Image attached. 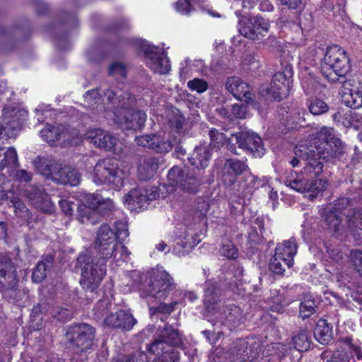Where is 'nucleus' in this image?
<instances>
[{"instance_id": "obj_26", "label": "nucleus", "mask_w": 362, "mask_h": 362, "mask_svg": "<svg viewBox=\"0 0 362 362\" xmlns=\"http://www.w3.org/2000/svg\"><path fill=\"white\" fill-rule=\"evenodd\" d=\"M297 253V242L295 238H291L276 245L274 255L281 259L283 262L288 267L293 264V257Z\"/></svg>"}, {"instance_id": "obj_32", "label": "nucleus", "mask_w": 362, "mask_h": 362, "mask_svg": "<svg viewBox=\"0 0 362 362\" xmlns=\"http://www.w3.org/2000/svg\"><path fill=\"white\" fill-rule=\"evenodd\" d=\"M250 40L264 37L268 33L270 27L269 21L261 16L250 18Z\"/></svg>"}, {"instance_id": "obj_34", "label": "nucleus", "mask_w": 362, "mask_h": 362, "mask_svg": "<svg viewBox=\"0 0 362 362\" xmlns=\"http://www.w3.org/2000/svg\"><path fill=\"white\" fill-rule=\"evenodd\" d=\"M318 306L317 302L310 295H305L299 306V315L305 320L317 313Z\"/></svg>"}, {"instance_id": "obj_45", "label": "nucleus", "mask_w": 362, "mask_h": 362, "mask_svg": "<svg viewBox=\"0 0 362 362\" xmlns=\"http://www.w3.org/2000/svg\"><path fill=\"white\" fill-rule=\"evenodd\" d=\"M119 90L115 88L114 87H110L103 90L102 96L104 99L103 108V109H111L115 108L117 100V95H119Z\"/></svg>"}, {"instance_id": "obj_11", "label": "nucleus", "mask_w": 362, "mask_h": 362, "mask_svg": "<svg viewBox=\"0 0 362 362\" xmlns=\"http://www.w3.org/2000/svg\"><path fill=\"white\" fill-rule=\"evenodd\" d=\"M165 183L158 186H152L150 189L146 187H136L131 189L126 197V203L131 206L134 210L144 209L149 204L150 201L166 197Z\"/></svg>"}, {"instance_id": "obj_35", "label": "nucleus", "mask_w": 362, "mask_h": 362, "mask_svg": "<svg viewBox=\"0 0 362 362\" xmlns=\"http://www.w3.org/2000/svg\"><path fill=\"white\" fill-rule=\"evenodd\" d=\"M185 123V117L177 108H173L168 115V124L175 132L170 134H181L183 124Z\"/></svg>"}, {"instance_id": "obj_12", "label": "nucleus", "mask_w": 362, "mask_h": 362, "mask_svg": "<svg viewBox=\"0 0 362 362\" xmlns=\"http://www.w3.org/2000/svg\"><path fill=\"white\" fill-rule=\"evenodd\" d=\"M60 19V21L54 22L45 29L53 36L57 48L59 50H66L70 47L66 28H76L78 21L75 14L69 13H62Z\"/></svg>"}, {"instance_id": "obj_55", "label": "nucleus", "mask_w": 362, "mask_h": 362, "mask_svg": "<svg viewBox=\"0 0 362 362\" xmlns=\"http://www.w3.org/2000/svg\"><path fill=\"white\" fill-rule=\"evenodd\" d=\"M221 253L229 259H235L238 257V250L235 244L226 240L222 243V247L220 250Z\"/></svg>"}, {"instance_id": "obj_58", "label": "nucleus", "mask_w": 362, "mask_h": 362, "mask_svg": "<svg viewBox=\"0 0 362 362\" xmlns=\"http://www.w3.org/2000/svg\"><path fill=\"white\" fill-rule=\"evenodd\" d=\"M232 136L235 141L239 150L249 151V133L247 132H240L233 134Z\"/></svg>"}, {"instance_id": "obj_15", "label": "nucleus", "mask_w": 362, "mask_h": 362, "mask_svg": "<svg viewBox=\"0 0 362 362\" xmlns=\"http://www.w3.org/2000/svg\"><path fill=\"white\" fill-rule=\"evenodd\" d=\"M140 47L147 62L148 66L156 73L165 74L170 70V61L167 52L158 47L151 45L147 40H139Z\"/></svg>"}, {"instance_id": "obj_37", "label": "nucleus", "mask_w": 362, "mask_h": 362, "mask_svg": "<svg viewBox=\"0 0 362 362\" xmlns=\"http://www.w3.org/2000/svg\"><path fill=\"white\" fill-rule=\"evenodd\" d=\"M292 344L298 351H306L310 347L311 335L307 330L301 329L292 337Z\"/></svg>"}, {"instance_id": "obj_41", "label": "nucleus", "mask_w": 362, "mask_h": 362, "mask_svg": "<svg viewBox=\"0 0 362 362\" xmlns=\"http://www.w3.org/2000/svg\"><path fill=\"white\" fill-rule=\"evenodd\" d=\"M84 105L90 109L103 107L104 99L98 89L88 90L83 95Z\"/></svg>"}, {"instance_id": "obj_47", "label": "nucleus", "mask_w": 362, "mask_h": 362, "mask_svg": "<svg viewBox=\"0 0 362 362\" xmlns=\"http://www.w3.org/2000/svg\"><path fill=\"white\" fill-rule=\"evenodd\" d=\"M246 168L247 165L245 163L240 160L228 159L225 163L224 169L228 175L232 177H236L241 175Z\"/></svg>"}, {"instance_id": "obj_36", "label": "nucleus", "mask_w": 362, "mask_h": 362, "mask_svg": "<svg viewBox=\"0 0 362 362\" xmlns=\"http://www.w3.org/2000/svg\"><path fill=\"white\" fill-rule=\"evenodd\" d=\"M332 117L334 122L349 128L355 121L356 114L351 110H345L342 107H339L332 114Z\"/></svg>"}, {"instance_id": "obj_42", "label": "nucleus", "mask_w": 362, "mask_h": 362, "mask_svg": "<svg viewBox=\"0 0 362 362\" xmlns=\"http://www.w3.org/2000/svg\"><path fill=\"white\" fill-rule=\"evenodd\" d=\"M277 113L281 123L288 129L296 127L297 122L293 118V113L289 111L288 105L284 103L281 104L277 110Z\"/></svg>"}, {"instance_id": "obj_4", "label": "nucleus", "mask_w": 362, "mask_h": 362, "mask_svg": "<svg viewBox=\"0 0 362 362\" xmlns=\"http://www.w3.org/2000/svg\"><path fill=\"white\" fill-rule=\"evenodd\" d=\"M32 163L40 175L57 185L76 187L81 182V173L74 168L40 156L35 158Z\"/></svg>"}, {"instance_id": "obj_1", "label": "nucleus", "mask_w": 362, "mask_h": 362, "mask_svg": "<svg viewBox=\"0 0 362 362\" xmlns=\"http://www.w3.org/2000/svg\"><path fill=\"white\" fill-rule=\"evenodd\" d=\"M128 236L129 230L125 222H115V230L103 223L99 227L94 240L93 249L97 255L93 256L86 250L77 257L76 267L81 270L80 284L87 300H93L97 298L99 286L106 275L107 259L116 258L117 243L121 244Z\"/></svg>"}, {"instance_id": "obj_60", "label": "nucleus", "mask_w": 362, "mask_h": 362, "mask_svg": "<svg viewBox=\"0 0 362 362\" xmlns=\"http://www.w3.org/2000/svg\"><path fill=\"white\" fill-rule=\"evenodd\" d=\"M33 205L36 209L47 214H52L54 211V206L47 194L37 202H34Z\"/></svg>"}, {"instance_id": "obj_19", "label": "nucleus", "mask_w": 362, "mask_h": 362, "mask_svg": "<svg viewBox=\"0 0 362 362\" xmlns=\"http://www.w3.org/2000/svg\"><path fill=\"white\" fill-rule=\"evenodd\" d=\"M221 290L213 282L206 281L203 299L202 315L205 317L214 316L219 313L222 306L220 298Z\"/></svg>"}, {"instance_id": "obj_64", "label": "nucleus", "mask_w": 362, "mask_h": 362, "mask_svg": "<svg viewBox=\"0 0 362 362\" xmlns=\"http://www.w3.org/2000/svg\"><path fill=\"white\" fill-rule=\"evenodd\" d=\"M11 206L14 207L15 212L18 216L24 218H30V214L29 209L18 197Z\"/></svg>"}, {"instance_id": "obj_48", "label": "nucleus", "mask_w": 362, "mask_h": 362, "mask_svg": "<svg viewBox=\"0 0 362 362\" xmlns=\"http://www.w3.org/2000/svg\"><path fill=\"white\" fill-rule=\"evenodd\" d=\"M356 206L353 201L350 198L341 197L335 200L334 206L331 210L336 211L340 215L345 217L351 209H354Z\"/></svg>"}, {"instance_id": "obj_51", "label": "nucleus", "mask_w": 362, "mask_h": 362, "mask_svg": "<svg viewBox=\"0 0 362 362\" xmlns=\"http://www.w3.org/2000/svg\"><path fill=\"white\" fill-rule=\"evenodd\" d=\"M172 139H174L171 147V151L174 149L173 157L179 159L182 158L187 154V149L184 146L183 136L182 134H173Z\"/></svg>"}, {"instance_id": "obj_21", "label": "nucleus", "mask_w": 362, "mask_h": 362, "mask_svg": "<svg viewBox=\"0 0 362 362\" xmlns=\"http://www.w3.org/2000/svg\"><path fill=\"white\" fill-rule=\"evenodd\" d=\"M103 322L107 327L124 332L132 330L137 322L129 311L124 310L110 313L104 318Z\"/></svg>"}, {"instance_id": "obj_16", "label": "nucleus", "mask_w": 362, "mask_h": 362, "mask_svg": "<svg viewBox=\"0 0 362 362\" xmlns=\"http://www.w3.org/2000/svg\"><path fill=\"white\" fill-rule=\"evenodd\" d=\"M114 208V203L110 199L103 198L95 209L81 205L78 206L77 220L83 224L95 225L102 221L103 218L109 216Z\"/></svg>"}, {"instance_id": "obj_10", "label": "nucleus", "mask_w": 362, "mask_h": 362, "mask_svg": "<svg viewBox=\"0 0 362 362\" xmlns=\"http://www.w3.org/2000/svg\"><path fill=\"white\" fill-rule=\"evenodd\" d=\"M66 337L69 347L76 352H83L92 348L95 337V329L87 323L71 326Z\"/></svg>"}, {"instance_id": "obj_5", "label": "nucleus", "mask_w": 362, "mask_h": 362, "mask_svg": "<svg viewBox=\"0 0 362 362\" xmlns=\"http://www.w3.org/2000/svg\"><path fill=\"white\" fill-rule=\"evenodd\" d=\"M281 70L274 74L270 86L263 84L259 88V95L267 101L280 102L290 94L293 82V66L288 63H281Z\"/></svg>"}, {"instance_id": "obj_18", "label": "nucleus", "mask_w": 362, "mask_h": 362, "mask_svg": "<svg viewBox=\"0 0 362 362\" xmlns=\"http://www.w3.org/2000/svg\"><path fill=\"white\" fill-rule=\"evenodd\" d=\"M340 89L341 101L351 109L362 107V82L358 78L344 80Z\"/></svg>"}, {"instance_id": "obj_46", "label": "nucleus", "mask_w": 362, "mask_h": 362, "mask_svg": "<svg viewBox=\"0 0 362 362\" xmlns=\"http://www.w3.org/2000/svg\"><path fill=\"white\" fill-rule=\"evenodd\" d=\"M266 152L262 138L255 132H250V153L255 158H262Z\"/></svg>"}, {"instance_id": "obj_31", "label": "nucleus", "mask_w": 362, "mask_h": 362, "mask_svg": "<svg viewBox=\"0 0 362 362\" xmlns=\"http://www.w3.org/2000/svg\"><path fill=\"white\" fill-rule=\"evenodd\" d=\"M16 276H18L16 266L12 259L3 253H0V286L3 285V282H6Z\"/></svg>"}, {"instance_id": "obj_14", "label": "nucleus", "mask_w": 362, "mask_h": 362, "mask_svg": "<svg viewBox=\"0 0 362 362\" xmlns=\"http://www.w3.org/2000/svg\"><path fill=\"white\" fill-rule=\"evenodd\" d=\"M31 26L27 19L21 24H16L9 28L0 25V49L8 52L14 48L16 41L25 40L31 33Z\"/></svg>"}, {"instance_id": "obj_20", "label": "nucleus", "mask_w": 362, "mask_h": 362, "mask_svg": "<svg viewBox=\"0 0 362 362\" xmlns=\"http://www.w3.org/2000/svg\"><path fill=\"white\" fill-rule=\"evenodd\" d=\"M146 115L142 110L132 108L121 111L116 115V122L122 129L141 130L145 125Z\"/></svg>"}, {"instance_id": "obj_24", "label": "nucleus", "mask_w": 362, "mask_h": 362, "mask_svg": "<svg viewBox=\"0 0 362 362\" xmlns=\"http://www.w3.org/2000/svg\"><path fill=\"white\" fill-rule=\"evenodd\" d=\"M90 143L97 148L106 151H115L117 139L108 132L102 129H95L90 132L88 135Z\"/></svg>"}, {"instance_id": "obj_25", "label": "nucleus", "mask_w": 362, "mask_h": 362, "mask_svg": "<svg viewBox=\"0 0 362 362\" xmlns=\"http://www.w3.org/2000/svg\"><path fill=\"white\" fill-rule=\"evenodd\" d=\"M40 133L41 137L52 146L62 145L69 141V136L63 126L54 127L47 124Z\"/></svg>"}, {"instance_id": "obj_29", "label": "nucleus", "mask_w": 362, "mask_h": 362, "mask_svg": "<svg viewBox=\"0 0 362 362\" xmlns=\"http://www.w3.org/2000/svg\"><path fill=\"white\" fill-rule=\"evenodd\" d=\"M324 221L328 229L336 236L344 235L346 233V223H342V218L340 214L332 210H327L323 216Z\"/></svg>"}, {"instance_id": "obj_44", "label": "nucleus", "mask_w": 362, "mask_h": 362, "mask_svg": "<svg viewBox=\"0 0 362 362\" xmlns=\"http://www.w3.org/2000/svg\"><path fill=\"white\" fill-rule=\"evenodd\" d=\"M247 349V341L245 339H238L236 341L235 345L232 350V354L238 362H245L249 359Z\"/></svg>"}, {"instance_id": "obj_22", "label": "nucleus", "mask_w": 362, "mask_h": 362, "mask_svg": "<svg viewBox=\"0 0 362 362\" xmlns=\"http://www.w3.org/2000/svg\"><path fill=\"white\" fill-rule=\"evenodd\" d=\"M346 232H349L356 244L362 245V207L351 209L346 216Z\"/></svg>"}, {"instance_id": "obj_40", "label": "nucleus", "mask_w": 362, "mask_h": 362, "mask_svg": "<svg viewBox=\"0 0 362 362\" xmlns=\"http://www.w3.org/2000/svg\"><path fill=\"white\" fill-rule=\"evenodd\" d=\"M18 165L17 152L13 147L7 151L0 148V170L5 167L13 168Z\"/></svg>"}, {"instance_id": "obj_27", "label": "nucleus", "mask_w": 362, "mask_h": 362, "mask_svg": "<svg viewBox=\"0 0 362 362\" xmlns=\"http://www.w3.org/2000/svg\"><path fill=\"white\" fill-rule=\"evenodd\" d=\"M212 152L210 147L200 145L196 146L188 157V161L191 165L197 169H205L208 167L209 161L211 159Z\"/></svg>"}, {"instance_id": "obj_28", "label": "nucleus", "mask_w": 362, "mask_h": 362, "mask_svg": "<svg viewBox=\"0 0 362 362\" xmlns=\"http://www.w3.org/2000/svg\"><path fill=\"white\" fill-rule=\"evenodd\" d=\"M19 279L18 276L2 283L0 292L2 297L9 303H17L23 299V292L18 288Z\"/></svg>"}, {"instance_id": "obj_59", "label": "nucleus", "mask_w": 362, "mask_h": 362, "mask_svg": "<svg viewBox=\"0 0 362 362\" xmlns=\"http://www.w3.org/2000/svg\"><path fill=\"white\" fill-rule=\"evenodd\" d=\"M242 21L239 22V28L238 32L239 35L238 36H235L233 37L232 41L233 44L236 47H240L241 44L244 45V47L247 44L245 42V39L247 38V35H249V27L246 25H241Z\"/></svg>"}, {"instance_id": "obj_8", "label": "nucleus", "mask_w": 362, "mask_h": 362, "mask_svg": "<svg viewBox=\"0 0 362 362\" xmlns=\"http://www.w3.org/2000/svg\"><path fill=\"white\" fill-rule=\"evenodd\" d=\"M124 173L118 161L112 158L100 160L93 172V181L97 185H107L115 189L124 185Z\"/></svg>"}, {"instance_id": "obj_38", "label": "nucleus", "mask_w": 362, "mask_h": 362, "mask_svg": "<svg viewBox=\"0 0 362 362\" xmlns=\"http://www.w3.org/2000/svg\"><path fill=\"white\" fill-rule=\"evenodd\" d=\"M306 105L309 112L314 116L326 114L330 110L328 104L318 97H313L308 99Z\"/></svg>"}, {"instance_id": "obj_62", "label": "nucleus", "mask_w": 362, "mask_h": 362, "mask_svg": "<svg viewBox=\"0 0 362 362\" xmlns=\"http://www.w3.org/2000/svg\"><path fill=\"white\" fill-rule=\"evenodd\" d=\"M187 87L192 91L202 93L208 89V83L204 79L196 78L187 82Z\"/></svg>"}, {"instance_id": "obj_52", "label": "nucleus", "mask_w": 362, "mask_h": 362, "mask_svg": "<svg viewBox=\"0 0 362 362\" xmlns=\"http://www.w3.org/2000/svg\"><path fill=\"white\" fill-rule=\"evenodd\" d=\"M25 194L29 200L34 204V202H37L39 199H42L46 194L44 187L40 185H33L28 186L25 189Z\"/></svg>"}, {"instance_id": "obj_33", "label": "nucleus", "mask_w": 362, "mask_h": 362, "mask_svg": "<svg viewBox=\"0 0 362 362\" xmlns=\"http://www.w3.org/2000/svg\"><path fill=\"white\" fill-rule=\"evenodd\" d=\"M314 337L320 344H327L333 339L332 326L326 320H319L314 329Z\"/></svg>"}, {"instance_id": "obj_2", "label": "nucleus", "mask_w": 362, "mask_h": 362, "mask_svg": "<svg viewBox=\"0 0 362 362\" xmlns=\"http://www.w3.org/2000/svg\"><path fill=\"white\" fill-rule=\"evenodd\" d=\"M341 144L334 135V129L323 127L315 134L309 146L299 145L296 154L308 160L303 170L291 172L285 180L286 186L300 192L317 194L321 191V180L317 177L322 173L325 165L339 154L337 146Z\"/></svg>"}, {"instance_id": "obj_63", "label": "nucleus", "mask_w": 362, "mask_h": 362, "mask_svg": "<svg viewBox=\"0 0 362 362\" xmlns=\"http://www.w3.org/2000/svg\"><path fill=\"white\" fill-rule=\"evenodd\" d=\"M49 270L42 266V264L37 263L35 267L33 270L32 273V281L33 283L39 284L41 283L47 276V272Z\"/></svg>"}, {"instance_id": "obj_6", "label": "nucleus", "mask_w": 362, "mask_h": 362, "mask_svg": "<svg viewBox=\"0 0 362 362\" xmlns=\"http://www.w3.org/2000/svg\"><path fill=\"white\" fill-rule=\"evenodd\" d=\"M167 177L168 183H165V189L166 197L173 194L177 188L184 193L196 194L206 182L202 175H197L189 168H182L177 165L169 170Z\"/></svg>"}, {"instance_id": "obj_7", "label": "nucleus", "mask_w": 362, "mask_h": 362, "mask_svg": "<svg viewBox=\"0 0 362 362\" xmlns=\"http://www.w3.org/2000/svg\"><path fill=\"white\" fill-rule=\"evenodd\" d=\"M175 292L176 285L172 276L166 271L158 268L151 270L147 284L141 289L142 297L158 300H165Z\"/></svg>"}, {"instance_id": "obj_54", "label": "nucleus", "mask_w": 362, "mask_h": 362, "mask_svg": "<svg viewBox=\"0 0 362 362\" xmlns=\"http://www.w3.org/2000/svg\"><path fill=\"white\" fill-rule=\"evenodd\" d=\"M210 138V146L214 148H220L226 141L225 134L220 132L215 128H212L209 132Z\"/></svg>"}, {"instance_id": "obj_39", "label": "nucleus", "mask_w": 362, "mask_h": 362, "mask_svg": "<svg viewBox=\"0 0 362 362\" xmlns=\"http://www.w3.org/2000/svg\"><path fill=\"white\" fill-rule=\"evenodd\" d=\"M219 314L221 318L232 323L240 322L242 320L240 308L234 304L223 305Z\"/></svg>"}, {"instance_id": "obj_49", "label": "nucleus", "mask_w": 362, "mask_h": 362, "mask_svg": "<svg viewBox=\"0 0 362 362\" xmlns=\"http://www.w3.org/2000/svg\"><path fill=\"white\" fill-rule=\"evenodd\" d=\"M146 362V352L136 350L129 354L118 355L113 358V362Z\"/></svg>"}, {"instance_id": "obj_30", "label": "nucleus", "mask_w": 362, "mask_h": 362, "mask_svg": "<svg viewBox=\"0 0 362 362\" xmlns=\"http://www.w3.org/2000/svg\"><path fill=\"white\" fill-rule=\"evenodd\" d=\"M160 158L154 156L144 159V163L138 168V177L140 180L148 181L153 177L159 165Z\"/></svg>"}, {"instance_id": "obj_17", "label": "nucleus", "mask_w": 362, "mask_h": 362, "mask_svg": "<svg viewBox=\"0 0 362 362\" xmlns=\"http://www.w3.org/2000/svg\"><path fill=\"white\" fill-rule=\"evenodd\" d=\"M173 136V134L165 136L153 133L136 136L135 141L138 146L148 148L158 154L165 155L171 151L172 142H174Z\"/></svg>"}, {"instance_id": "obj_23", "label": "nucleus", "mask_w": 362, "mask_h": 362, "mask_svg": "<svg viewBox=\"0 0 362 362\" xmlns=\"http://www.w3.org/2000/svg\"><path fill=\"white\" fill-rule=\"evenodd\" d=\"M117 45L104 39L98 40L86 52L89 62L98 64L101 62L111 52L114 51Z\"/></svg>"}, {"instance_id": "obj_13", "label": "nucleus", "mask_w": 362, "mask_h": 362, "mask_svg": "<svg viewBox=\"0 0 362 362\" xmlns=\"http://www.w3.org/2000/svg\"><path fill=\"white\" fill-rule=\"evenodd\" d=\"M2 112V118L0 121V137H15L27 118V112L23 109L7 106L3 109Z\"/></svg>"}, {"instance_id": "obj_53", "label": "nucleus", "mask_w": 362, "mask_h": 362, "mask_svg": "<svg viewBox=\"0 0 362 362\" xmlns=\"http://www.w3.org/2000/svg\"><path fill=\"white\" fill-rule=\"evenodd\" d=\"M52 317L61 322H66L72 318V312L68 308L55 306L50 310Z\"/></svg>"}, {"instance_id": "obj_57", "label": "nucleus", "mask_w": 362, "mask_h": 362, "mask_svg": "<svg viewBox=\"0 0 362 362\" xmlns=\"http://www.w3.org/2000/svg\"><path fill=\"white\" fill-rule=\"evenodd\" d=\"M108 75L116 78H125L127 77L126 66L119 62H113L109 66Z\"/></svg>"}, {"instance_id": "obj_56", "label": "nucleus", "mask_w": 362, "mask_h": 362, "mask_svg": "<svg viewBox=\"0 0 362 362\" xmlns=\"http://www.w3.org/2000/svg\"><path fill=\"white\" fill-rule=\"evenodd\" d=\"M209 204L204 197H199L194 204V215L199 219H203L206 217L209 209Z\"/></svg>"}, {"instance_id": "obj_9", "label": "nucleus", "mask_w": 362, "mask_h": 362, "mask_svg": "<svg viewBox=\"0 0 362 362\" xmlns=\"http://www.w3.org/2000/svg\"><path fill=\"white\" fill-rule=\"evenodd\" d=\"M178 349H184L182 336L177 329L168 325L157 330L153 340L147 345L148 353L179 351Z\"/></svg>"}, {"instance_id": "obj_43", "label": "nucleus", "mask_w": 362, "mask_h": 362, "mask_svg": "<svg viewBox=\"0 0 362 362\" xmlns=\"http://www.w3.org/2000/svg\"><path fill=\"white\" fill-rule=\"evenodd\" d=\"M136 104V99L130 93L119 90L117 95L116 107H120L122 111L130 110Z\"/></svg>"}, {"instance_id": "obj_50", "label": "nucleus", "mask_w": 362, "mask_h": 362, "mask_svg": "<svg viewBox=\"0 0 362 362\" xmlns=\"http://www.w3.org/2000/svg\"><path fill=\"white\" fill-rule=\"evenodd\" d=\"M49 305L45 301H42L33 306L30 313V321L38 325L42 320V316L48 312Z\"/></svg>"}, {"instance_id": "obj_61", "label": "nucleus", "mask_w": 362, "mask_h": 362, "mask_svg": "<svg viewBox=\"0 0 362 362\" xmlns=\"http://www.w3.org/2000/svg\"><path fill=\"white\" fill-rule=\"evenodd\" d=\"M59 206L62 210V211L67 216H71L74 214V209L76 208L78 210V206L81 205L78 203H76L74 201H70L69 199H61L59 201Z\"/></svg>"}, {"instance_id": "obj_3", "label": "nucleus", "mask_w": 362, "mask_h": 362, "mask_svg": "<svg viewBox=\"0 0 362 362\" xmlns=\"http://www.w3.org/2000/svg\"><path fill=\"white\" fill-rule=\"evenodd\" d=\"M320 69L322 76L328 81L342 83L351 71V60L343 47L332 45L326 49Z\"/></svg>"}]
</instances>
